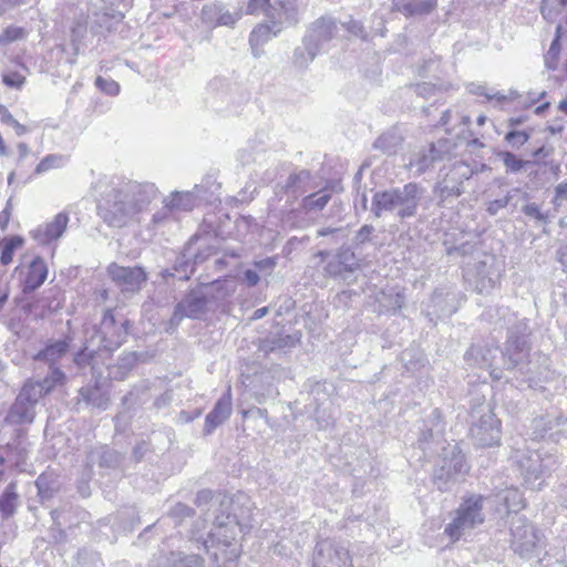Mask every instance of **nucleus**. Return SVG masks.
I'll return each mask as SVG.
<instances>
[{"mask_svg":"<svg viewBox=\"0 0 567 567\" xmlns=\"http://www.w3.org/2000/svg\"><path fill=\"white\" fill-rule=\"evenodd\" d=\"M106 189L97 204V214L110 227L122 228L145 210L156 198L158 189L153 183H138L123 178L99 181Z\"/></svg>","mask_w":567,"mask_h":567,"instance_id":"obj_1","label":"nucleus"},{"mask_svg":"<svg viewBox=\"0 0 567 567\" xmlns=\"http://www.w3.org/2000/svg\"><path fill=\"white\" fill-rule=\"evenodd\" d=\"M484 316L487 320L494 321L499 328L508 329V337L505 344V355L507 357V368L515 371V378L518 384H526L529 389H542L544 369L533 360H529V324L526 319H520L514 323L515 315L508 308L497 307L487 310Z\"/></svg>","mask_w":567,"mask_h":567,"instance_id":"obj_2","label":"nucleus"},{"mask_svg":"<svg viewBox=\"0 0 567 567\" xmlns=\"http://www.w3.org/2000/svg\"><path fill=\"white\" fill-rule=\"evenodd\" d=\"M212 506L218 505L215 512L218 514L214 518V527L208 534V538L203 540L204 548L209 551V547L221 545L224 547H231L233 540L236 539L238 533L247 528V524L241 523L236 514L230 513L233 501L223 496L218 501H214V494L210 489H202L197 493L195 504L197 507H204L208 504Z\"/></svg>","mask_w":567,"mask_h":567,"instance_id":"obj_3","label":"nucleus"},{"mask_svg":"<svg viewBox=\"0 0 567 567\" xmlns=\"http://www.w3.org/2000/svg\"><path fill=\"white\" fill-rule=\"evenodd\" d=\"M124 19L120 11L107 9L103 12H74L70 22V41L74 54L78 55L94 39L99 40L112 32Z\"/></svg>","mask_w":567,"mask_h":567,"instance_id":"obj_4","label":"nucleus"},{"mask_svg":"<svg viewBox=\"0 0 567 567\" xmlns=\"http://www.w3.org/2000/svg\"><path fill=\"white\" fill-rule=\"evenodd\" d=\"M423 195L424 188L413 182L402 187L378 190L372 196L371 212L377 218L384 214H393L401 221L413 218L417 214Z\"/></svg>","mask_w":567,"mask_h":567,"instance_id":"obj_5","label":"nucleus"},{"mask_svg":"<svg viewBox=\"0 0 567 567\" xmlns=\"http://www.w3.org/2000/svg\"><path fill=\"white\" fill-rule=\"evenodd\" d=\"M512 462L526 487L540 489L546 476L558 464L557 451L545 446L517 449L512 454Z\"/></svg>","mask_w":567,"mask_h":567,"instance_id":"obj_6","label":"nucleus"},{"mask_svg":"<svg viewBox=\"0 0 567 567\" xmlns=\"http://www.w3.org/2000/svg\"><path fill=\"white\" fill-rule=\"evenodd\" d=\"M52 378L47 381L25 382L4 419L6 423L11 425L32 423L39 400L54 389V381H58L61 374L55 372Z\"/></svg>","mask_w":567,"mask_h":567,"instance_id":"obj_7","label":"nucleus"},{"mask_svg":"<svg viewBox=\"0 0 567 567\" xmlns=\"http://www.w3.org/2000/svg\"><path fill=\"white\" fill-rule=\"evenodd\" d=\"M486 498L482 495L471 494L462 498L458 507L454 511L450 523L444 527V535L452 543L470 536L473 530L485 522L483 504Z\"/></svg>","mask_w":567,"mask_h":567,"instance_id":"obj_8","label":"nucleus"},{"mask_svg":"<svg viewBox=\"0 0 567 567\" xmlns=\"http://www.w3.org/2000/svg\"><path fill=\"white\" fill-rule=\"evenodd\" d=\"M463 277L471 289L489 295L499 285L502 267L495 256L483 255L482 259L464 268Z\"/></svg>","mask_w":567,"mask_h":567,"instance_id":"obj_9","label":"nucleus"},{"mask_svg":"<svg viewBox=\"0 0 567 567\" xmlns=\"http://www.w3.org/2000/svg\"><path fill=\"white\" fill-rule=\"evenodd\" d=\"M130 321L116 318L112 310H106L99 327H94L91 343H96L107 355L120 348L128 336Z\"/></svg>","mask_w":567,"mask_h":567,"instance_id":"obj_10","label":"nucleus"},{"mask_svg":"<svg viewBox=\"0 0 567 567\" xmlns=\"http://www.w3.org/2000/svg\"><path fill=\"white\" fill-rule=\"evenodd\" d=\"M511 547L523 558L538 557L545 548L543 533L532 525L525 517H516L512 520Z\"/></svg>","mask_w":567,"mask_h":567,"instance_id":"obj_11","label":"nucleus"},{"mask_svg":"<svg viewBox=\"0 0 567 567\" xmlns=\"http://www.w3.org/2000/svg\"><path fill=\"white\" fill-rule=\"evenodd\" d=\"M472 440L477 446L489 447L501 441V421L495 416L489 404L483 403L472 411Z\"/></svg>","mask_w":567,"mask_h":567,"instance_id":"obj_12","label":"nucleus"},{"mask_svg":"<svg viewBox=\"0 0 567 567\" xmlns=\"http://www.w3.org/2000/svg\"><path fill=\"white\" fill-rule=\"evenodd\" d=\"M443 451L441 463L433 472L434 483L442 492L449 491L468 470L465 456L457 446L443 447Z\"/></svg>","mask_w":567,"mask_h":567,"instance_id":"obj_13","label":"nucleus"},{"mask_svg":"<svg viewBox=\"0 0 567 567\" xmlns=\"http://www.w3.org/2000/svg\"><path fill=\"white\" fill-rule=\"evenodd\" d=\"M451 150L450 141L439 140L427 147L422 146L411 151L404 165L414 176H421L432 168L436 162L443 161Z\"/></svg>","mask_w":567,"mask_h":567,"instance_id":"obj_14","label":"nucleus"},{"mask_svg":"<svg viewBox=\"0 0 567 567\" xmlns=\"http://www.w3.org/2000/svg\"><path fill=\"white\" fill-rule=\"evenodd\" d=\"M313 567H353L348 546L334 539H321L313 551Z\"/></svg>","mask_w":567,"mask_h":567,"instance_id":"obj_15","label":"nucleus"},{"mask_svg":"<svg viewBox=\"0 0 567 567\" xmlns=\"http://www.w3.org/2000/svg\"><path fill=\"white\" fill-rule=\"evenodd\" d=\"M70 342L68 339L50 340L44 348L34 354L33 360L38 363L48 365V372L41 381L53 379V374L59 372L61 378L54 381V388L62 385L66 379L65 373L56 365V363L68 353Z\"/></svg>","mask_w":567,"mask_h":567,"instance_id":"obj_16","label":"nucleus"},{"mask_svg":"<svg viewBox=\"0 0 567 567\" xmlns=\"http://www.w3.org/2000/svg\"><path fill=\"white\" fill-rule=\"evenodd\" d=\"M472 175L473 169L468 164L456 162L445 177L436 184L435 192L442 200L458 197L463 194V183Z\"/></svg>","mask_w":567,"mask_h":567,"instance_id":"obj_17","label":"nucleus"},{"mask_svg":"<svg viewBox=\"0 0 567 567\" xmlns=\"http://www.w3.org/2000/svg\"><path fill=\"white\" fill-rule=\"evenodd\" d=\"M107 274L121 290L125 292L141 290L142 285L147 280V274L140 266L124 267L113 262L107 267Z\"/></svg>","mask_w":567,"mask_h":567,"instance_id":"obj_18","label":"nucleus"},{"mask_svg":"<svg viewBox=\"0 0 567 567\" xmlns=\"http://www.w3.org/2000/svg\"><path fill=\"white\" fill-rule=\"evenodd\" d=\"M208 300L199 290H192L176 306L171 318V326L177 327L184 318H199L205 313Z\"/></svg>","mask_w":567,"mask_h":567,"instance_id":"obj_19","label":"nucleus"},{"mask_svg":"<svg viewBox=\"0 0 567 567\" xmlns=\"http://www.w3.org/2000/svg\"><path fill=\"white\" fill-rule=\"evenodd\" d=\"M443 431L442 416L439 410H433L431 414L422 421L420 427V436L417 440L419 447L424 453H433V445H440L443 443Z\"/></svg>","mask_w":567,"mask_h":567,"instance_id":"obj_20","label":"nucleus"},{"mask_svg":"<svg viewBox=\"0 0 567 567\" xmlns=\"http://www.w3.org/2000/svg\"><path fill=\"white\" fill-rule=\"evenodd\" d=\"M360 268L357 255L349 246H341L326 265V272L333 278L347 280Z\"/></svg>","mask_w":567,"mask_h":567,"instance_id":"obj_21","label":"nucleus"},{"mask_svg":"<svg viewBox=\"0 0 567 567\" xmlns=\"http://www.w3.org/2000/svg\"><path fill=\"white\" fill-rule=\"evenodd\" d=\"M533 427L535 439L548 437L551 442L559 443L563 437H567V417L563 415L535 419Z\"/></svg>","mask_w":567,"mask_h":567,"instance_id":"obj_22","label":"nucleus"},{"mask_svg":"<svg viewBox=\"0 0 567 567\" xmlns=\"http://www.w3.org/2000/svg\"><path fill=\"white\" fill-rule=\"evenodd\" d=\"M267 19L284 28L298 23L297 0H269Z\"/></svg>","mask_w":567,"mask_h":567,"instance_id":"obj_23","label":"nucleus"},{"mask_svg":"<svg viewBox=\"0 0 567 567\" xmlns=\"http://www.w3.org/2000/svg\"><path fill=\"white\" fill-rule=\"evenodd\" d=\"M498 353H502L504 358H507L505 355V351H501L498 347H482L478 344L472 346L464 355V359L470 362L471 364L478 365L481 368L491 369L489 375L494 380H501L502 373L497 369L493 368L494 359Z\"/></svg>","mask_w":567,"mask_h":567,"instance_id":"obj_24","label":"nucleus"},{"mask_svg":"<svg viewBox=\"0 0 567 567\" xmlns=\"http://www.w3.org/2000/svg\"><path fill=\"white\" fill-rule=\"evenodd\" d=\"M337 22L330 17H321L316 20L307 30L305 38L307 43L316 44L317 50L321 52L324 45L333 39L337 33Z\"/></svg>","mask_w":567,"mask_h":567,"instance_id":"obj_25","label":"nucleus"},{"mask_svg":"<svg viewBox=\"0 0 567 567\" xmlns=\"http://www.w3.org/2000/svg\"><path fill=\"white\" fill-rule=\"evenodd\" d=\"M106 355L96 343H91V338L87 337L84 348L74 355L73 361L80 370L90 368L93 375L102 377L99 363L104 361Z\"/></svg>","mask_w":567,"mask_h":567,"instance_id":"obj_26","label":"nucleus"},{"mask_svg":"<svg viewBox=\"0 0 567 567\" xmlns=\"http://www.w3.org/2000/svg\"><path fill=\"white\" fill-rule=\"evenodd\" d=\"M69 220L66 213H59L51 221L38 226L32 231V237L42 245L56 240L65 233Z\"/></svg>","mask_w":567,"mask_h":567,"instance_id":"obj_27","label":"nucleus"},{"mask_svg":"<svg viewBox=\"0 0 567 567\" xmlns=\"http://www.w3.org/2000/svg\"><path fill=\"white\" fill-rule=\"evenodd\" d=\"M231 395L228 390L215 403L213 410L206 415L203 429L204 435H210L219 425L226 422L231 415Z\"/></svg>","mask_w":567,"mask_h":567,"instance_id":"obj_28","label":"nucleus"},{"mask_svg":"<svg viewBox=\"0 0 567 567\" xmlns=\"http://www.w3.org/2000/svg\"><path fill=\"white\" fill-rule=\"evenodd\" d=\"M1 64L3 84L8 87L20 90L25 83V73L29 72L28 68L21 62L19 56H8Z\"/></svg>","mask_w":567,"mask_h":567,"instance_id":"obj_29","label":"nucleus"},{"mask_svg":"<svg viewBox=\"0 0 567 567\" xmlns=\"http://www.w3.org/2000/svg\"><path fill=\"white\" fill-rule=\"evenodd\" d=\"M48 277V266L43 258L37 256L30 262L22 281L23 293H31L40 288Z\"/></svg>","mask_w":567,"mask_h":567,"instance_id":"obj_30","label":"nucleus"},{"mask_svg":"<svg viewBox=\"0 0 567 567\" xmlns=\"http://www.w3.org/2000/svg\"><path fill=\"white\" fill-rule=\"evenodd\" d=\"M121 462V454L107 446L93 449L86 457V466L89 470H91L94 464H97L102 468H116L120 466Z\"/></svg>","mask_w":567,"mask_h":567,"instance_id":"obj_31","label":"nucleus"},{"mask_svg":"<svg viewBox=\"0 0 567 567\" xmlns=\"http://www.w3.org/2000/svg\"><path fill=\"white\" fill-rule=\"evenodd\" d=\"M435 6V0H392V10L405 17L427 14Z\"/></svg>","mask_w":567,"mask_h":567,"instance_id":"obj_32","label":"nucleus"},{"mask_svg":"<svg viewBox=\"0 0 567 567\" xmlns=\"http://www.w3.org/2000/svg\"><path fill=\"white\" fill-rule=\"evenodd\" d=\"M404 136L398 127H391L377 137L372 148L384 155H393L401 146Z\"/></svg>","mask_w":567,"mask_h":567,"instance_id":"obj_33","label":"nucleus"},{"mask_svg":"<svg viewBox=\"0 0 567 567\" xmlns=\"http://www.w3.org/2000/svg\"><path fill=\"white\" fill-rule=\"evenodd\" d=\"M155 567H205L199 555H185L182 551H172L168 556H159Z\"/></svg>","mask_w":567,"mask_h":567,"instance_id":"obj_34","label":"nucleus"},{"mask_svg":"<svg viewBox=\"0 0 567 567\" xmlns=\"http://www.w3.org/2000/svg\"><path fill=\"white\" fill-rule=\"evenodd\" d=\"M284 27L276 25L275 23H259L257 24L249 35V44L252 49L254 55L257 56V48L262 47L265 43L277 37Z\"/></svg>","mask_w":567,"mask_h":567,"instance_id":"obj_35","label":"nucleus"},{"mask_svg":"<svg viewBox=\"0 0 567 567\" xmlns=\"http://www.w3.org/2000/svg\"><path fill=\"white\" fill-rule=\"evenodd\" d=\"M495 502L497 503V511L505 513H517L524 507V499L518 488L508 487L495 495Z\"/></svg>","mask_w":567,"mask_h":567,"instance_id":"obj_36","label":"nucleus"},{"mask_svg":"<svg viewBox=\"0 0 567 567\" xmlns=\"http://www.w3.org/2000/svg\"><path fill=\"white\" fill-rule=\"evenodd\" d=\"M311 179V173L308 169H300L297 173L290 174L286 183L280 187L289 198H297L299 194L308 190V184Z\"/></svg>","mask_w":567,"mask_h":567,"instance_id":"obj_37","label":"nucleus"},{"mask_svg":"<svg viewBox=\"0 0 567 567\" xmlns=\"http://www.w3.org/2000/svg\"><path fill=\"white\" fill-rule=\"evenodd\" d=\"M299 342L297 334H288L285 332H278L271 334L262 341L261 350L266 353L275 351H286L293 348Z\"/></svg>","mask_w":567,"mask_h":567,"instance_id":"obj_38","label":"nucleus"},{"mask_svg":"<svg viewBox=\"0 0 567 567\" xmlns=\"http://www.w3.org/2000/svg\"><path fill=\"white\" fill-rule=\"evenodd\" d=\"M18 499L17 484L11 482L0 495V515L2 518H9L14 514Z\"/></svg>","mask_w":567,"mask_h":567,"instance_id":"obj_39","label":"nucleus"},{"mask_svg":"<svg viewBox=\"0 0 567 567\" xmlns=\"http://www.w3.org/2000/svg\"><path fill=\"white\" fill-rule=\"evenodd\" d=\"M27 32L23 28L17 25L7 27L0 34V61L4 62V59L11 56L9 54V44L18 40L24 39Z\"/></svg>","mask_w":567,"mask_h":567,"instance_id":"obj_40","label":"nucleus"},{"mask_svg":"<svg viewBox=\"0 0 567 567\" xmlns=\"http://www.w3.org/2000/svg\"><path fill=\"white\" fill-rule=\"evenodd\" d=\"M137 362V355L135 352H127L123 354L117 364L107 365L109 377L115 380H123L127 373L135 367Z\"/></svg>","mask_w":567,"mask_h":567,"instance_id":"obj_41","label":"nucleus"},{"mask_svg":"<svg viewBox=\"0 0 567 567\" xmlns=\"http://www.w3.org/2000/svg\"><path fill=\"white\" fill-rule=\"evenodd\" d=\"M319 53L316 44L307 43V39L303 37L302 44L296 48L293 52L292 62L297 68L305 69Z\"/></svg>","mask_w":567,"mask_h":567,"instance_id":"obj_42","label":"nucleus"},{"mask_svg":"<svg viewBox=\"0 0 567 567\" xmlns=\"http://www.w3.org/2000/svg\"><path fill=\"white\" fill-rule=\"evenodd\" d=\"M81 399L89 405L100 410H106L109 406V396L99 388L85 386L80 390Z\"/></svg>","mask_w":567,"mask_h":567,"instance_id":"obj_43","label":"nucleus"},{"mask_svg":"<svg viewBox=\"0 0 567 567\" xmlns=\"http://www.w3.org/2000/svg\"><path fill=\"white\" fill-rule=\"evenodd\" d=\"M331 199V194L326 190L310 194L302 198L301 206L305 210H322Z\"/></svg>","mask_w":567,"mask_h":567,"instance_id":"obj_44","label":"nucleus"},{"mask_svg":"<svg viewBox=\"0 0 567 567\" xmlns=\"http://www.w3.org/2000/svg\"><path fill=\"white\" fill-rule=\"evenodd\" d=\"M196 197L194 192H175L167 199L173 210H192L195 206Z\"/></svg>","mask_w":567,"mask_h":567,"instance_id":"obj_45","label":"nucleus"},{"mask_svg":"<svg viewBox=\"0 0 567 567\" xmlns=\"http://www.w3.org/2000/svg\"><path fill=\"white\" fill-rule=\"evenodd\" d=\"M194 272V264L189 260L185 259V257L177 258L175 265L172 270H164L162 272L163 278L168 277H177L179 280L189 279L190 275Z\"/></svg>","mask_w":567,"mask_h":567,"instance_id":"obj_46","label":"nucleus"},{"mask_svg":"<svg viewBox=\"0 0 567 567\" xmlns=\"http://www.w3.org/2000/svg\"><path fill=\"white\" fill-rule=\"evenodd\" d=\"M497 157L502 159L506 173L515 174L520 172L525 166L530 164L529 161L518 158L514 153L509 151H501L497 153Z\"/></svg>","mask_w":567,"mask_h":567,"instance_id":"obj_47","label":"nucleus"},{"mask_svg":"<svg viewBox=\"0 0 567 567\" xmlns=\"http://www.w3.org/2000/svg\"><path fill=\"white\" fill-rule=\"evenodd\" d=\"M23 243L24 240L21 236L6 238L1 250L0 262L3 266H8L12 261L16 250L21 248Z\"/></svg>","mask_w":567,"mask_h":567,"instance_id":"obj_48","label":"nucleus"},{"mask_svg":"<svg viewBox=\"0 0 567 567\" xmlns=\"http://www.w3.org/2000/svg\"><path fill=\"white\" fill-rule=\"evenodd\" d=\"M533 130H509L505 136V143L512 148L518 150L530 138Z\"/></svg>","mask_w":567,"mask_h":567,"instance_id":"obj_49","label":"nucleus"},{"mask_svg":"<svg viewBox=\"0 0 567 567\" xmlns=\"http://www.w3.org/2000/svg\"><path fill=\"white\" fill-rule=\"evenodd\" d=\"M221 3L215 2L205 4L202 9L200 19L207 27H218Z\"/></svg>","mask_w":567,"mask_h":567,"instance_id":"obj_50","label":"nucleus"},{"mask_svg":"<svg viewBox=\"0 0 567 567\" xmlns=\"http://www.w3.org/2000/svg\"><path fill=\"white\" fill-rule=\"evenodd\" d=\"M560 54V35L557 33L555 39L551 41L547 53L544 56L545 66L547 70H556L558 66Z\"/></svg>","mask_w":567,"mask_h":567,"instance_id":"obj_51","label":"nucleus"},{"mask_svg":"<svg viewBox=\"0 0 567 567\" xmlns=\"http://www.w3.org/2000/svg\"><path fill=\"white\" fill-rule=\"evenodd\" d=\"M163 203V207L152 216V225L154 227H161L175 220L174 210L168 204V199L165 198Z\"/></svg>","mask_w":567,"mask_h":567,"instance_id":"obj_52","label":"nucleus"},{"mask_svg":"<svg viewBox=\"0 0 567 567\" xmlns=\"http://www.w3.org/2000/svg\"><path fill=\"white\" fill-rule=\"evenodd\" d=\"M467 91L471 94L484 96L486 101L497 100L498 102H502L505 100L504 94L482 84L471 83L467 85Z\"/></svg>","mask_w":567,"mask_h":567,"instance_id":"obj_53","label":"nucleus"},{"mask_svg":"<svg viewBox=\"0 0 567 567\" xmlns=\"http://www.w3.org/2000/svg\"><path fill=\"white\" fill-rule=\"evenodd\" d=\"M35 485L38 488V493L42 498H50L58 489L56 482L51 480L47 474H41L37 481Z\"/></svg>","mask_w":567,"mask_h":567,"instance_id":"obj_54","label":"nucleus"},{"mask_svg":"<svg viewBox=\"0 0 567 567\" xmlns=\"http://www.w3.org/2000/svg\"><path fill=\"white\" fill-rule=\"evenodd\" d=\"M95 86L109 96H117L121 91L120 84L111 78L97 76L94 82Z\"/></svg>","mask_w":567,"mask_h":567,"instance_id":"obj_55","label":"nucleus"},{"mask_svg":"<svg viewBox=\"0 0 567 567\" xmlns=\"http://www.w3.org/2000/svg\"><path fill=\"white\" fill-rule=\"evenodd\" d=\"M65 158L59 154L47 155L35 167V173L41 174L51 168H58L64 165Z\"/></svg>","mask_w":567,"mask_h":567,"instance_id":"obj_56","label":"nucleus"},{"mask_svg":"<svg viewBox=\"0 0 567 567\" xmlns=\"http://www.w3.org/2000/svg\"><path fill=\"white\" fill-rule=\"evenodd\" d=\"M241 18V11H229L226 6L221 3L218 25L234 27L236 22Z\"/></svg>","mask_w":567,"mask_h":567,"instance_id":"obj_57","label":"nucleus"},{"mask_svg":"<svg viewBox=\"0 0 567 567\" xmlns=\"http://www.w3.org/2000/svg\"><path fill=\"white\" fill-rule=\"evenodd\" d=\"M193 514V509L183 503H177L172 509L169 511L168 516L174 519L175 525L179 524L181 520L185 517H189Z\"/></svg>","mask_w":567,"mask_h":567,"instance_id":"obj_58","label":"nucleus"},{"mask_svg":"<svg viewBox=\"0 0 567 567\" xmlns=\"http://www.w3.org/2000/svg\"><path fill=\"white\" fill-rule=\"evenodd\" d=\"M269 7V0H248L247 7H246V14H265L267 17Z\"/></svg>","mask_w":567,"mask_h":567,"instance_id":"obj_59","label":"nucleus"},{"mask_svg":"<svg viewBox=\"0 0 567 567\" xmlns=\"http://www.w3.org/2000/svg\"><path fill=\"white\" fill-rule=\"evenodd\" d=\"M278 262V257H267L264 259L255 260L252 262L255 269L260 272H265L267 275H270L272 270L276 268Z\"/></svg>","mask_w":567,"mask_h":567,"instance_id":"obj_60","label":"nucleus"},{"mask_svg":"<svg viewBox=\"0 0 567 567\" xmlns=\"http://www.w3.org/2000/svg\"><path fill=\"white\" fill-rule=\"evenodd\" d=\"M374 231L372 225H363L354 235L353 243L357 247L364 245L371 240V236Z\"/></svg>","mask_w":567,"mask_h":567,"instance_id":"obj_61","label":"nucleus"},{"mask_svg":"<svg viewBox=\"0 0 567 567\" xmlns=\"http://www.w3.org/2000/svg\"><path fill=\"white\" fill-rule=\"evenodd\" d=\"M522 210L526 216H528L533 219H536L538 221L545 223L547 219L546 215L540 210L539 206L535 203L526 204L522 208Z\"/></svg>","mask_w":567,"mask_h":567,"instance_id":"obj_62","label":"nucleus"},{"mask_svg":"<svg viewBox=\"0 0 567 567\" xmlns=\"http://www.w3.org/2000/svg\"><path fill=\"white\" fill-rule=\"evenodd\" d=\"M413 91L417 96L427 99L434 95L435 85L427 82L417 83L413 86Z\"/></svg>","mask_w":567,"mask_h":567,"instance_id":"obj_63","label":"nucleus"},{"mask_svg":"<svg viewBox=\"0 0 567 567\" xmlns=\"http://www.w3.org/2000/svg\"><path fill=\"white\" fill-rule=\"evenodd\" d=\"M509 204V196L494 199L487 205V213L492 216L496 215L501 209L505 208Z\"/></svg>","mask_w":567,"mask_h":567,"instance_id":"obj_64","label":"nucleus"}]
</instances>
